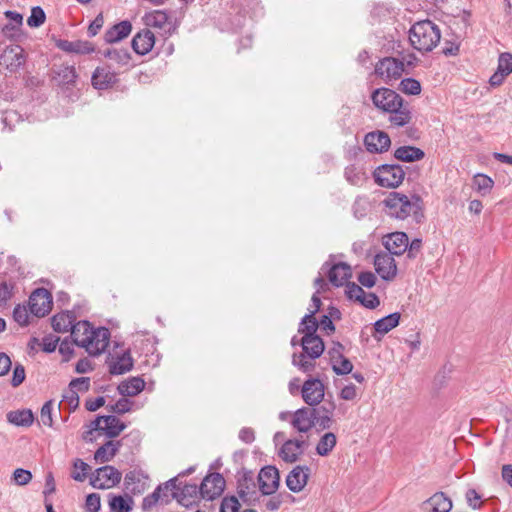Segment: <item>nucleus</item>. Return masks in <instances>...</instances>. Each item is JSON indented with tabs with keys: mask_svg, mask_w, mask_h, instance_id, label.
<instances>
[{
	"mask_svg": "<svg viewBox=\"0 0 512 512\" xmlns=\"http://www.w3.org/2000/svg\"><path fill=\"white\" fill-rule=\"evenodd\" d=\"M373 105L384 113L389 114L392 126L403 127L412 120V111L409 103L394 90L382 87L375 89L371 94Z\"/></svg>",
	"mask_w": 512,
	"mask_h": 512,
	"instance_id": "nucleus-1",
	"label": "nucleus"
},
{
	"mask_svg": "<svg viewBox=\"0 0 512 512\" xmlns=\"http://www.w3.org/2000/svg\"><path fill=\"white\" fill-rule=\"evenodd\" d=\"M70 331L74 343L85 348L92 356L100 355L109 345V329L105 327L93 328L86 320L73 324Z\"/></svg>",
	"mask_w": 512,
	"mask_h": 512,
	"instance_id": "nucleus-2",
	"label": "nucleus"
},
{
	"mask_svg": "<svg viewBox=\"0 0 512 512\" xmlns=\"http://www.w3.org/2000/svg\"><path fill=\"white\" fill-rule=\"evenodd\" d=\"M441 38L440 29L430 20L416 22L409 31V41L420 52L432 51Z\"/></svg>",
	"mask_w": 512,
	"mask_h": 512,
	"instance_id": "nucleus-3",
	"label": "nucleus"
},
{
	"mask_svg": "<svg viewBox=\"0 0 512 512\" xmlns=\"http://www.w3.org/2000/svg\"><path fill=\"white\" fill-rule=\"evenodd\" d=\"M300 345L303 352L293 354L292 364L300 371L307 373L314 369L315 360L324 352V343L319 336L304 335L300 339Z\"/></svg>",
	"mask_w": 512,
	"mask_h": 512,
	"instance_id": "nucleus-4",
	"label": "nucleus"
},
{
	"mask_svg": "<svg viewBox=\"0 0 512 512\" xmlns=\"http://www.w3.org/2000/svg\"><path fill=\"white\" fill-rule=\"evenodd\" d=\"M419 197L413 196L411 200L405 194L399 192H391L384 200L387 214L396 219H406L412 213L416 212L418 206Z\"/></svg>",
	"mask_w": 512,
	"mask_h": 512,
	"instance_id": "nucleus-5",
	"label": "nucleus"
},
{
	"mask_svg": "<svg viewBox=\"0 0 512 512\" xmlns=\"http://www.w3.org/2000/svg\"><path fill=\"white\" fill-rule=\"evenodd\" d=\"M373 176L378 185L395 188L403 182L405 172L398 164H383L375 169Z\"/></svg>",
	"mask_w": 512,
	"mask_h": 512,
	"instance_id": "nucleus-6",
	"label": "nucleus"
},
{
	"mask_svg": "<svg viewBox=\"0 0 512 512\" xmlns=\"http://www.w3.org/2000/svg\"><path fill=\"white\" fill-rule=\"evenodd\" d=\"M122 479L121 472L113 466L97 468L90 476V484L95 489H110L117 486Z\"/></svg>",
	"mask_w": 512,
	"mask_h": 512,
	"instance_id": "nucleus-7",
	"label": "nucleus"
},
{
	"mask_svg": "<svg viewBox=\"0 0 512 512\" xmlns=\"http://www.w3.org/2000/svg\"><path fill=\"white\" fill-rule=\"evenodd\" d=\"M51 306V294L44 288L36 289L29 297L30 313L36 317H43L48 314Z\"/></svg>",
	"mask_w": 512,
	"mask_h": 512,
	"instance_id": "nucleus-8",
	"label": "nucleus"
},
{
	"mask_svg": "<svg viewBox=\"0 0 512 512\" xmlns=\"http://www.w3.org/2000/svg\"><path fill=\"white\" fill-rule=\"evenodd\" d=\"M404 71L403 62L394 57L380 60L375 67V74L386 82L397 80Z\"/></svg>",
	"mask_w": 512,
	"mask_h": 512,
	"instance_id": "nucleus-9",
	"label": "nucleus"
},
{
	"mask_svg": "<svg viewBox=\"0 0 512 512\" xmlns=\"http://www.w3.org/2000/svg\"><path fill=\"white\" fill-rule=\"evenodd\" d=\"M301 394L307 405L317 406L324 400L325 386L321 380L311 378L303 383Z\"/></svg>",
	"mask_w": 512,
	"mask_h": 512,
	"instance_id": "nucleus-10",
	"label": "nucleus"
},
{
	"mask_svg": "<svg viewBox=\"0 0 512 512\" xmlns=\"http://www.w3.org/2000/svg\"><path fill=\"white\" fill-rule=\"evenodd\" d=\"M225 488V479L220 473L208 474L200 485V496L207 500L219 497Z\"/></svg>",
	"mask_w": 512,
	"mask_h": 512,
	"instance_id": "nucleus-11",
	"label": "nucleus"
},
{
	"mask_svg": "<svg viewBox=\"0 0 512 512\" xmlns=\"http://www.w3.org/2000/svg\"><path fill=\"white\" fill-rule=\"evenodd\" d=\"M24 63V50L19 45L6 47L0 55V66L11 73L16 72Z\"/></svg>",
	"mask_w": 512,
	"mask_h": 512,
	"instance_id": "nucleus-12",
	"label": "nucleus"
},
{
	"mask_svg": "<svg viewBox=\"0 0 512 512\" xmlns=\"http://www.w3.org/2000/svg\"><path fill=\"white\" fill-rule=\"evenodd\" d=\"M323 403L318 406H312V414L316 425L321 429H329L332 427L334 420V412L336 410V404L331 399H324Z\"/></svg>",
	"mask_w": 512,
	"mask_h": 512,
	"instance_id": "nucleus-13",
	"label": "nucleus"
},
{
	"mask_svg": "<svg viewBox=\"0 0 512 512\" xmlns=\"http://www.w3.org/2000/svg\"><path fill=\"white\" fill-rule=\"evenodd\" d=\"M374 266L376 272L383 280L390 281L397 274V266L393 254L387 251L375 255Z\"/></svg>",
	"mask_w": 512,
	"mask_h": 512,
	"instance_id": "nucleus-14",
	"label": "nucleus"
},
{
	"mask_svg": "<svg viewBox=\"0 0 512 512\" xmlns=\"http://www.w3.org/2000/svg\"><path fill=\"white\" fill-rule=\"evenodd\" d=\"M279 481V472L274 466H266L260 470L258 483L263 495L273 494L278 489Z\"/></svg>",
	"mask_w": 512,
	"mask_h": 512,
	"instance_id": "nucleus-15",
	"label": "nucleus"
},
{
	"mask_svg": "<svg viewBox=\"0 0 512 512\" xmlns=\"http://www.w3.org/2000/svg\"><path fill=\"white\" fill-rule=\"evenodd\" d=\"M322 270L327 271L330 283L336 287L343 286L352 276L351 267L344 262L334 264L331 267L328 266V263H325Z\"/></svg>",
	"mask_w": 512,
	"mask_h": 512,
	"instance_id": "nucleus-16",
	"label": "nucleus"
},
{
	"mask_svg": "<svg viewBox=\"0 0 512 512\" xmlns=\"http://www.w3.org/2000/svg\"><path fill=\"white\" fill-rule=\"evenodd\" d=\"M291 425L300 433L310 431L316 425L311 408L303 407L296 410L293 413Z\"/></svg>",
	"mask_w": 512,
	"mask_h": 512,
	"instance_id": "nucleus-17",
	"label": "nucleus"
},
{
	"mask_svg": "<svg viewBox=\"0 0 512 512\" xmlns=\"http://www.w3.org/2000/svg\"><path fill=\"white\" fill-rule=\"evenodd\" d=\"M364 144L369 152L382 153L389 148L391 141L387 133L375 131L365 136Z\"/></svg>",
	"mask_w": 512,
	"mask_h": 512,
	"instance_id": "nucleus-18",
	"label": "nucleus"
},
{
	"mask_svg": "<svg viewBox=\"0 0 512 512\" xmlns=\"http://www.w3.org/2000/svg\"><path fill=\"white\" fill-rule=\"evenodd\" d=\"M310 469L306 466H296L289 472L286 478V485L290 491L298 493L306 486Z\"/></svg>",
	"mask_w": 512,
	"mask_h": 512,
	"instance_id": "nucleus-19",
	"label": "nucleus"
},
{
	"mask_svg": "<svg viewBox=\"0 0 512 512\" xmlns=\"http://www.w3.org/2000/svg\"><path fill=\"white\" fill-rule=\"evenodd\" d=\"M238 495L248 504H251L257 499L256 483L254 482L251 472H246L238 480Z\"/></svg>",
	"mask_w": 512,
	"mask_h": 512,
	"instance_id": "nucleus-20",
	"label": "nucleus"
},
{
	"mask_svg": "<svg viewBox=\"0 0 512 512\" xmlns=\"http://www.w3.org/2000/svg\"><path fill=\"white\" fill-rule=\"evenodd\" d=\"M383 244L387 252L399 256L408 248V236L404 232H394L384 237Z\"/></svg>",
	"mask_w": 512,
	"mask_h": 512,
	"instance_id": "nucleus-21",
	"label": "nucleus"
},
{
	"mask_svg": "<svg viewBox=\"0 0 512 512\" xmlns=\"http://www.w3.org/2000/svg\"><path fill=\"white\" fill-rule=\"evenodd\" d=\"M147 479V476L140 470L129 471L124 478L125 489L134 495L141 494L147 488Z\"/></svg>",
	"mask_w": 512,
	"mask_h": 512,
	"instance_id": "nucleus-22",
	"label": "nucleus"
},
{
	"mask_svg": "<svg viewBox=\"0 0 512 512\" xmlns=\"http://www.w3.org/2000/svg\"><path fill=\"white\" fill-rule=\"evenodd\" d=\"M155 44L154 34L144 29L137 33L132 39V48L139 55H145L149 53Z\"/></svg>",
	"mask_w": 512,
	"mask_h": 512,
	"instance_id": "nucleus-23",
	"label": "nucleus"
},
{
	"mask_svg": "<svg viewBox=\"0 0 512 512\" xmlns=\"http://www.w3.org/2000/svg\"><path fill=\"white\" fill-rule=\"evenodd\" d=\"M117 81V75L107 67H97L92 74L91 82L95 89L104 90Z\"/></svg>",
	"mask_w": 512,
	"mask_h": 512,
	"instance_id": "nucleus-24",
	"label": "nucleus"
},
{
	"mask_svg": "<svg viewBox=\"0 0 512 512\" xmlns=\"http://www.w3.org/2000/svg\"><path fill=\"white\" fill-rule=\"evenodd\" d=\"M108 366L112 375H122L129 372L133 368V359L130 352L125 351L121 355L111 357Z\"/></svg>",
	"mask_w": 512,
	"mask_h": 512,
	"instance_id": "nucleus-25",
	"label": "nucleus"
},
{
	"mask_svg": "<svg viewBox=\"0 0 512 512\" xmlns=\"http://www.w3.org/2000/svg\"><path fill=\"white\" fill-rule=\"evenodd\" d=\"M56 46L64 52L75 54H90L95 50L91 42L83 40L68 41L59 39L56 41Z\"/></svg>",
	"mask_w": 512,
	"mask_h": 512,
	"instance_id": "nucleus-26",
	"label": "nucleus"
},
{
	"mask_svg": "<svg viewBox=\"0 0 512 512\" xmlns=\"http://www.w3.org/2000/svg\"><path fill=\"white\" fill-rule=\"evenodd\" d=\"M306 444L303 439H290L287 440L281 448L280 456L285 462H295L303 452V447Z\"/></svg>",
	"mask_w": 512,
	"mask_h": 512,
	"instance_id": "nucleus-27",
	"label": "nucleus"
},
{
	"mask_svg": "<svg viewBox=\"0 0 512 512\" xmlns=\"http://www.w3.org/2000/svg\"><path fill=\"white\" fill-rule=\"evenodd\" d=\"M132 30V25L129 21H121L118 24H115L105 33V41L107 43H115L126 38Z\"/></svg>",
	"mask_w": 512,
	"mask_h": 512,
	"instance_id": "nucleus-28",
	"label": "nucleus"
},
{
	"mask_svg": "<svg viewBox=\"0 0 512 512\" xmlns=\"http://www.w3.org/2000/svg\"><path fill=\"white\" fill-rule=\"evenodd\" d=\"M344 176L347 182L354 186H362L368 179L363 165L351 164L345 168Z\"/></svg>",
	"mask_w": 512,
	"mask_h": 512,
	"instance_id": "nucleus-29",
	"label": "nucleus"
},
{
	"mask_svg": "<svg viewBox=\"0 0 512 512\" xmlns=\"http://www.w3.org/2000/svg\"><path fill=\"white\" fill-rule=\"evenodd\" d=\"M7 421L15 426L29 427L34 422V415L30 409L10 411Z\"/></svg>",
	"mask_w": 512,
	"mask_h": 512,
	"instance_id": "nucleus-30",
	"label": "nucleus"
},
{
	"mask_svg": "<svg viewBox=\"0 0 512 512\" xmlns=\"http://www.w3.org/2000/svg\"><path fill=\"white\" fill-rule=\"evenodd\" d=\"M198 495H200V487L196 484H185L180 488L179 493H176V499L182 506L188 507L195 502Z\"/></svg>",
	"mask_w": 512,
	"mask_h": 512,
	"instance_id": "nucleus-31",
	"label": "nucleus"
},
{
	"mask_svg": "<svg viewBox=\"0 0 512 512\" xmlns=\"http://www.w3.org/2000/svg\"><path fill=\"white\" fill-rule=\"evenodd\" d=\"M426 503L431 506V512H450L453 507L452 500L443 492L435 493Z\"/></svg>",
	"mask_w": 512,
	"mask_h": 512,
	"instance_id": "nucleus-32",
	"label": "nucleus"
},
{
	"mask_svg": "<svg viewBox=\"0 0 512 512\" xmlns=\"http://www.w3.org/2000/svg\"><path fill=\"white\" fill-rule=\"evenodd\" d=\"M394 156L396 159L405 162H414L421 160L425 154L420 148L413 146H402L395 150Z\"/></svg>",
	"mask_w": 512,
	"mask_h": 512,
	"instance_id": "nucleus-33",
	"label": "nucleus"
},
{
	"mask_svg": "<svg viewBox=\"0 0 512 512\" xmlns=\"http://www.w3.org/2000/svg\"><path fill=\"white\" fill-rule=\"evenodd\" d=\"M145 387V382L139 377H133L128 381L122 382L118 386V391L123 396H135Z\"/></svg>",
	"mask_w": 512,
	"mask_h": 512,
	"instance_id": "nucleus-34",
	"label": "nucleus"
},
{
	"mask_svg": "<svg viewBox=\"0 0 512 512\" xmlns=\"http://www.w3.org/2000/svg\"><path fill=\"white\" fill-rule=\"evenodd\" d=\"M75 317L71 312H62L52 318V327L56 332H68L71 330Z\"/></svg>",
	"mask_w": 512,
	"mask_h": 512,
	"instance_id": "nucleus-35",
	"label": "nucleus"
},
{
	"mask_svg": "<svg viewBox=\"0 0 512 512\" xmlns=\"http://www.w3.org/2000/svg\"><path fill=\"white\" fill-rule=\"evenodd\" d=\"M130 496L109 495V508L111 512H130L133 507Z\"/></svg>",
	"mask_w": 512,
	"mask_h": 512,
	"instance_id": "nucleus-36",
	"label": "nucleus"
},
{
	"mask_svg": "<svg viewBox=\"0 0 512 512\" xmlns=\"http://www.w3.org/2000/svg\"><path fill=\"white\" fill-rule=\"evenodd\" d=\"M400 321V314L398 312L391 313L374 323V329L377 333L384 335L398 326Z\"/></svg>",
	"mask_w": 512,
	"mask_h": 512,
	"instance_id": "nucleus-37",
	"label": "nucleus"
},
{
	"mask_svg": "<svg viewBox=\"0 0 512 512\" xmlns=\"http://www.w3.org/2000/svg\"><path fill=\"white\" fill-rule=\"evenodd\" d=\"M143 20L148 27L165 29L168 25V15L162 10H154L146 13Z\"/></svg>",
	"mask_w": 512,
	"mask_h": 512,
	"instance_id": "nucleus-38",
	"label": "nucleus"
},
{
	"mask_svg": "<svg viewBox=\"0 0 512 512\" xmlns=\"http://www.w3.org/2000/svg\"><path fill=\"white\" fill-rule=\"evenodd\" d=\"M117 451H118V443H114L113 441H108L96 450V452L94 454V459L97 462H101V463L109 462L116 455Z\"/></svg>",
	"mask_w": 512,
	"mask_h": 512,
	"instance_id": "nucleus-39",
	"label": "nucleus"
},
{
	"mask_svg": "<svg viewBox=\"0 0 512 512\" xmlns=\"http://www.w3.org/2000/svg\"><path fill=\"white\" fill-rule=\"evenodd\" d=\"M126 425L121 422L116 416H106L103 431L109 438L117 437L124 429Z\"/></svg>",
	"mask_w": 512,
	"mask_h": 512,
	"instance_id": "nucleus-40",
	"label": "nucleus"
},
{
	"mask_svg": "<svg viewBox=\"0 0 512 512\" xmlns=\"http://www.w3.org/2000/svg\"><path fill=\"white\" fill-rule=\"evenodd\" d=\"M103 56L112 60L113 62H115L116 64H119L121 66H126L129 64L130 62V59H131V55L129 53V51L125 48H120V49H117V48H109V49H106L104 52H103Z\"/></svg>",
	"mask_w": 512,
	"mask_h": 512,
	"instance_id": "nucleus-41",
	"label": "nucleus"
},
{
	"mask_svg": "<svg viewBox=\"0 0 512 512\" xmlns=\"http://www.w3.org/2000/svg\"><path fill=\"white\" fill-rule=\"evenodd\" d=\"M337 439L334 433L327 432L319 440L316 452L320 456H327L336 446Z\"/></svg>",
	"mask_w": 512,
	"mask_h": 512,
	"instance_id": "nucleus-42",
	"label": "nucleus"
},
{
	"mask_svg": "<svg viewBox=\"0 0 512 512\" xmlns=\"http://www.w3.org/2000/svg\"><path fill=\"white\" fill-rule=\"evenodd\" d=\"M493 185L494 181L485 174H477L473 177L472 180L473 188L482 196L489 194L493 188Z\"/></svg>",
	"mask_w": 512,
	"mask_h": 512,
	"instance_id": "nucleus-43",
	"label": "nucleus"
},
{
	"mask_svg": "<svg viewBox=\"0 0 512 512\" xmlns=\"http://www.w3.org/2000/svg\"><path fill=\"white\" fill-rule=\"evenodd\" d=\"M72 467L71 478L78 482H83L91 469L86 462L79 458L73 461Z\"/></svg>",
	"mask_w": 512,
	"mask_h": 512,
	"instance_id": "nucleus-44",
	"label": "nucleus"
},
{
	"mask_svg": "<svg viewBox=\"0 0 512 512\" xmlns=\"http://www.w3.org/2000/svg\"><path fill=\"white\" fill-rule=\"evenodd\" d=\"M318 323L312 314H306L298 328V332L304 335L318 336L316 334Z\"/></svg>",
	"mask_w": 512,
	"mask_h": 512,
	"instance_id": "nucleus-45",
	"label": "nucleus"
},
{
	"mask_svg": "<svg viewBox=\"0 0 512 512\" xmlns=\"http://www.w3.org/2000/svg\"><path fill=\"white\" fill-rule=\"evenodd\" d=\"M399 90L407 95H418L421 92V85L420 82L414 78H405L401 80Z\"/></svg>",
	"mask_w": 512,
	"mask_h": 512,
	"instance_id": "nucleus-46",
	"label": "nucleus"
},
{
	"mask_svg": "<svg viewBox=\"0 0 512 512\" xmlns=\"http://www.w3.org/2000/svg\"><path fill=\"white\" fill-rule=\"evenodd\" d=\"M332 369L337 375H345L352 371L353 364L348 358L338 355L332 363Z\"/></svg>",
	"mask_w": 512,
	"mask_h": 512,
	"instance_id": "nucleus-47",
	"label": "nucleus"
},
{
	"mask_svg": "<svg viewBox=\"0 0 512 512\" xmlns=\"http://www.w3.org/2000/svg\"><path fill=\"white\" fill-rule=\"evenodd\" d=\"M370 203L366 197H357L353 203L352 211L357 219H361L367 215Z\"/></svg>",
	"mask_w": 512,
	"mask_h": 512,
	"instance_id": "nucleus-48",
	"label": "nucleus"
},
{
	"mask_svg": "<svg viewBox=\"0 0 512 512\" xmlns=\"http://www.w3.org/2000/svg\"><path fill=\"white\" fill-rule=\"evenodd\" d=\"M46 19L44 10L40 6H35L31 9V14L27 19V24L30 27H40Z\"/></svg>",
	"mask_w": 512,
	"mask_h": 512,
	"instance_id": "nucleus-49",
	"label": "nucleus"
},
{
	"mask_svg": "<svg viewBox=\"0 0 512 512\" xmlns=\"http://www.w3.org/2000/svg\"><path fill=\"white\" fill-rule=\"evenodd\" d=\"M180 484L181 483L178 484V478L175 477V478L168 480L163 485H161L162 491H164L163 498H166L165 499L166 503L169 501L167 492L170 491L171 497L176 499V493H179L180 488H181Z\"/></svg>",
	"mask_w": 512,
	"mask_h": 512,
	"instance_id": "nucleus-50",
	"label": "nucleus"
},
{
	"mask_svg": "<svg viewBox=\"0 0 512 512\" xmlns=\"http://www.w3.org/2000/svg\"><path fill=\"white\" fill-rule=\"evenodd\" d=\"M70 391L69 394H75V391L79 392H86L89 390L90 387V378L88 377H80L73 379L70 384Z\"/></svg>",
	"mask_w": 512,
	"mask_h": 512,
	"instance_id": "nucleus-51",
	"label": "nucleus"
},
{
	"mask_svg": "<svg viewBox=\"0 0 512 512\" xmlns=\"http://www.w3.org/2000/svg\"><path fill=\"white\" fill-rule=\"evenodd\" d=\"M497 71L506 76L512 72V54L502 53L499 56Z\"/></svg>",
	"mask_w": 512,
	"mask_h": 512,
	"instance_id": "nucleus-52",
	"label": "nucleus"
},
{
	"mask_svg": "<svg viewBox=\"0 0 512 512\" xmlns=\"http://www.w3.org/2000/svg\"><path fill=\"white\" fill-rule=\"evenodd\" d=\"M345 293L350 300L357 302L365 295L362 287L353 282H347Z\"/></svg>",
	"mask_w": 512,
	"mask_h": 512,
	"instance_id": "nucleus-53",
	"label": "nucleus"
},
{
	"mask_svg": "<svg viewBox=\"0 0 512 512\" xmlns=\"http://www.w3.org/2000/svg\"><path fill=\"white\" fill-rule=\"evenodd\" d=\"M52 409H53V402L47 401L44 403V405L41 408L40 412V423H42L45 426L52 427L53 419H52Z\"/></svg>",
	"mask_w": 512,
	"mask_h": 512,
	"instance_id": "nucleus-54",
	"label": "nucleus"
},
{
	"mask_svg": "<svg viewBox=\"0 0 512 512\" xmlns=\"http://www.w3.org/2000/svg\"><path fill=\"white\" fill-rule=\"evenodd\" d=\"M29 311L25 306L17 305L13 310L14 320L21 326H26L29 323Z\"/></svg>",
	"mask_w": 512,
	"mask_h": 512,
	"instance_id": "nucleus-55",
	"label": "nucleus"
},
{
	"mask_svg": "<svg viewBox=\"0 0 512 512\" xmlns=\"http://www.w3.org/2000/svg\"><path fill=\"white\" fill-rule=\"evenodd\" d=\"M32 479V474L29 470L17 468L13 472V481L19 486L27 485Z\"/></svg>",
	"mask_w": 512,
	"mask_h": 512,
	"instance_id": "nucleus-56",
	"label": "nucleus"
},
{
	"mask_svg": "<svg viewBox=\"0 0 512 512\" xmlns=\"http://www.w3.org/2000/svg\"><path fill=\"white\" fill-rule=\"evenodd\" d=\"M161 492H162V486H158L155 491L146 496L144 499H143V503H142V507L144 510H149L151 509L153 506L156 505V503L161 499L163 498V495L161 496Z\"/></svg>",
	"mask_w": 512,
	"mask_h": 512,
	"instance_id": "nucleus-57",
	"label": "nucleus"
},
{
	"mask_svg": "<svg viewBox=\"0 0 512 512\" xmlns=\"http://www.w3.org/2000/svg\"><path fill=\"white\" fill-rule=\"evenodd\" d=\"M240 503L235 496L225 497L220 506V512H238Z\"/></svg>",
	"mask_w": 512,
	"mask_h": 512,
	"instance_id": "nucleus-58",
	"label": "nucleus"
},
{
	"mask_svg": "<svg viewBox=\"0 0 512 512\" xmlns=\"http://www.w3.org/2000/svg\"><path fill=\"white\" fill-rule=\"evenodd\" d=\"M101 507L100 495L97 493H91L87 495L85 501V508L87 512H98Z\"/></svg>",
	"mask_w": 512,
	"mask_h": 512,
	"instance_id": "nucleus-59",
	"label": "nucleus"
},
{
	"mask_svg": "<svg viewBox=\"0 0 512 512\" xmlns=\"http://www.w3.org/2000/svg\"><path fill=\"white\" fill-rule=\"evenodd\" d=\"M465 497L468 505L472 509H479L481 507V495L475 489H468Z\"/></svg>",
	"mask_w": 512,
	"mask_h": 512,
	"instance_id": "nucleus-60",
	"label": "nucleus"
},
{
	"mask_svg": "<svg viewBox=\"0 0 512 512\" xmlns=\"http://www.w3.org/2000/svg\"><path fill=\"white\" fill-rule=\"evenodd\" d=\"M358 302L362 306L369 308V309H374V308L378 307L380 304V301H379V298L377 297V295L374 293H371V292L370 293L365 292L364 297H361V299Z\"/></svg>",
	"mask_w": 512,
	"mask_h": 512,
	"instance_id": "nucleus-61",
	"label": "nucleus"
},
{
	"mask_svg": "<svg viewBox=\"0 0 512 512\" xmlns=\"http://www.w3.org/2000/svg\"><path fill=\"white\" fill-rule=\"evenodd\" d=\"M25 380V369L23 365L16 364L13 370V376L11 380V385L13 387H18Z\"/></svg>",
	"mask_w": 512,
	"mask_h": 512,
	"instance_id": "nucleus-62",
	"label": "nucleus"
},
{
	"mask_svg": "<svg viewBox=\"0 0 512 512\" xmlns=\"http://www.w3.org/2000/svg\"><path fill=\"white\" fill-rule=\"evenodd\" d=\"M131 410V402L127 398L119 399L114 405L111 406V411L123 414Z\"/></svg>",
	"mask_w": 512,
	"mask_h": 512,
	"instance_id": "nucleus-63",
	"label": "nucleus"
},
{
	"mask_svg": "<svg viewBox=\"0 0 512 512\" xmlns=\"http://www.w3.org/2000/svg\"><path fill=\"white\" fill-rule=\"evenodd\" d=\"M62 77L63 81L67 84L73 83L77 78L75 68L73 66H66L58 73Z\"/></svg>",
	"mask_w": 512,
	"mask_h": 512,
	"instance_id": "nucleus-64",
	"label": "nucleus"
}]
</instances>
